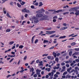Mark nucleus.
I'll return each mask as SVG.
<instances>
[{"instance_id": "43", "label": "nucleus", "mask_w": 79, "mask_h": 79, "mask_svg": "<svg viewBox=\"0 0 79 79\" xmlns=\"http://www.w3.org/2000/svg\"><path fill=\"white\" fill-rule=\"evenodd\" d=\"M39 62H40V61L39 60H36V63H39Z\"/></svg>"}, {"instance_id": "48", "label": "nucleus", "mask_w": 79, "mask_h": 79, "mask_svg": "<svg viewBox=\"0 0 79 79\" xmlns=\"http://www.w3.org/2000/svg\"><path fill=\"white\" fill-rule=\"evenodd\" d=\"M69 62L70 63H72V62H73V61H72L71 60H69Z\"/></svg>"}, {"instance_id": "33", "label": "nucleus", "mask_w": 79, "mask_h": 79, "mask_svg": "<svg viewBox=\"0 0 79 79\" xmlns=\"http://www.w3.org/2000/svg\"><path fill=\"white\" fill-rule=\"evenodd\" d=\"M54 47L55 46H52L49 48V50H52V49H53V48H54Z\"/></svg>"}, {"instance_id": "24", "label": "nucleus", "mask_w": 79, "mask_h": 79, "mask_svg": "<svg viewBox=\"0 0 79 79\" xmlns=\"http://www.w3.org/2000/svg\"><path fill=\"white\" fill-rule=\"evenodd\" d=\"M17 6L19 7V8H20V7H21V5H20V4H19V3H17Z\"/></svg>"}, {"instance_id": "25", "label": "nucleus", "mask_w": 79, "mask_h": 79, "mask_svg": "<svg viewBox=\"0 0 79 79\" xmlns=\"http://www.w3.org/2000/svg\"><path fill=\"white\" fill-rule=\"evenodd\" d=\"M38 41H39V40L36 39L35 41V44H36V43H37L38 42Z\"/></svg>"}, {"instance_id": "1", "label": "nucleus", "mask_w": 79, "mask_h": 79, "mask_svg": "<svg viewBox=\"0 0 79 79\" xmlns=\"http://www.w3.org/2000/svg\"><path fill=\"white\" fill-rule=\"evenodd\" d=\"M76 8H74V7L71 8L69 10V11L70 12L72 11V10H73V11H76V13H75V15L76 16H77V15H79V10H75Z\"/></svg>"}, {"instance_id": "12", "label": "nucleus", "mask_w": 79, "mask_h": 79, "mask_svg": "<svg viewBox=\"0 0 79 79\" xmlns=\"http://www.w3.org/2000/svg\"><path fill=\"white\" fill-rule=\"evenodd\" d=\"M62 10H60L55 11V13H59V12H61Z\"/></svg>"}, {"instance_id": "16", "label": "nucleus", "mask_w": 79, "mask_h": 79, "mask_svg": "<svg viewBox=\"0 0 79 79\" xmlns=\"http://www.w3.org/2000/svg\"><path fill=\"white\" fill-rule=\"evenodd\" d=\"M48 41L44 40L43 43L45 44V43H48Z\"/></svg>"}, {"instance_id": "20", "label": "nucleus", "mask_w": 79, "mask_h": 79, "mask_svg": "<svg viewBox=\"0 0 79 79\" xmlns=\"http://www.w3.org/2000/svg\"><path fill=\"white\" fill-rule=\"evenodd\" d=\"M76 45V43L75 42H73L71 44V46H74V45Z\"/></svg>"}, {"instance_id": "55", "label": "nucleus", "mask_w": 79, "mask_h": 79, "mask_svg": "<svg viewBox=\"0 0 79 79\" xmlns=\"http://www.w3.org/2000/svg\"><path fill=\"white\" fill-rule=\"evenodd\" d=\"M38 5H39L38 2H36L35 3V5H36V6H38Z\"/></svg>"}, {"instance_id": "21", "label": "nucleus", "mask_w": 79, "mask_h": 79, "mask_svg": "<svg viewBox=\"0 0 79 79\" xmlns=\"http://www.w3.org/2000/svg\"><path fill=\"white\" fill-rule=\"evenodd\" d=\"M26 8H24L23 9H22V12H25V13H26Z\"/></svg>"}, {"instance_id": "46", "label": "nucleus", "mask_w": 79, "mask_h": 79, "mask_svg": "<svg viewBox=\"0 0 79 79\" xmlns=\"http://www.w3.org/2000/svg\"><path fill=\"white\" fill-rule=\"evenodd\" d=\"M47 58L49 60H50V58H51V56H47Z\"/></svg>"}, {"instance_id": "50", "label": "nucleus", "mask_w": 79, "mask_h": 79, "mask_svg": "<svg viewBox=\"0 0 79 79\" xmlns=\"http://www.w3.org/2000/svg\"><path fill=\"white\" fill-rule=\"evenodd\" d=\"M54 76L56 77H58V75H57L56 74H55L54 75Z\"/></svg>"}, {"instance_id": "53", "label": "nucleus", "mask_w": 79, "mask_h": 79, "mask_svg": "<svg viewBox=\"0 0 79 79\" xmlns=\"http://www.w3.org/2000/svg\"><path fill=\"white\" fill-rule=\"evenodd\" d=\"M34 61H35V60H33L31 63V64H33V63H34Z\"/></svg>"}, {"instance_id": "36", "label": "nucleus", "mask_w": 79, "mask_h": 79, "mask_svg": "<svg viewBox=\"0 0 79 79\" xmlns=\"http://www.w3.org/2000/svg\"><path fill=\"white\" fill-rule=\"evenodd\" d=\"M2 3H3L4 2H6V1H8V0H2Z\"/></svg>"}, {"instance_id": "7", "label": "nucleus", "mask_w": 79, "mask_h": 79, "mask_svg": "<svg viewBox=\"0 0 79 79\" xmlns=\"http://www.w3.org/2000/svg\"><path fill=\"white\" fill-rule=\"evenodd\" d=\"M36 72L37 74H38V75H39V74H40V73L41 72V70L37 69L36 70Z\"/></svg>"}, {"instance_id": "10", "label": "nucleus", "mask_w": 79, "mask_h": 79, "mask_svg": "<svg viewBox=\"0 0 79 79\" xmlns=\"http://www.w3.org/2000/svg\"><path fill=\"white\" fill-rule=\"evenodd\" d=\"M66 36L65 35H64L63 36H61L59 38V39H65V38H66Z\"/></svg>"}, {"instance_id": "32", "label": "nucleus", "mask_w": 79, "mask_h": 79, "mask_svg": "<svg viewBox=\"0 0 79 79\" xmlns=\"http://www.w3.org/2000/svg\"><path fill=\"white\" fill-rule=\"evenodd\" d=\"M69 14V12H66L63 13V15H66V14Z\"/></svg>"}, {"instance_id": "4", "label": "nucleus", "mask_w": 79, "mask_h": 79, "mask_svg": "<svg viewBox=\"0 0 79 79\" xmlns=\"http://www.w3.org/2000/svg\"><path fill=\"white\" fill-rule=\"evenodd\" d=\"M32 19H34V22L35 23H39V20H38V19L35 17H32Z\"/></svg>"}, {"instance_id": "63", "label": "nucleus", "mask_w": 79, "mask_h": 79, "mask_svg": "<svg viewBox=\"0 0 79 79\" xmlns=\"http://www.w3.org/2000/svg\"><path fill=\"white\" fill-rule=\"evenodd\" d=\"M60 55V53H58L57 54H56V56H58L59 55Z\"/></svg>"}, {"instance_id": "3", "label": "nucleus", "mask_w": 79, "mask_h": 79, "mask_svg": "<svg viewBox=\"0 0 79 79\" xmlns=\"http://www.w3.org/2000/svg\"><path fill=\"white\" fill-rule=\"evenodd\" d=\"M46 32L47 33H46V34H53L54 33H55L56 32V31H46Z\"/></svg>"}, {"instance_id": "64", "label": "nucleus", "mask_w": 79, "mask_h": 79, "mask_svg": "<svg viewBox=\"0 0 79 79\" xmlns=\"http://www.w3.org/2000/svg\"><path fill=\"white\" fill-rule=\"evenodd\" d=\"M10 76H11V75H8L6 77L7 78H8L9 77H10Z\"/></svg>"}, {"instance_id": "39", "label": "nucleus", "mask_w": 79, "mask_h": 79, "mask_svg": "<svg viewBox=\"0 0 79 79\" xmlns=\"http://www.w3.org/2000/svg\"><path fill=\"white\" fill-rule=\"evenodd\" d=\"M79 52H75V55H78L79 54Z\"/></svg>"}, {"instance_id": "27", "label": "nucleus", "mask_w": 79, "mask_h": 79, "mask_svg": "<svg viewBox=\"0 0 79 79\" xmlns=\"http://www.w3.org/2000/svg\"><path fill=\"white\" fill-rule=\"evenodd\" d=\"M75 73H76V74H78L79 72H78V71L77 70H76L75 71Z\"/></svg>"}, {"instance_id": "14", "label": "nucleus", "mask_w": 79, "mask_h": 79, "mask_svg": "<svg viewBox=\"0 0 79 79\" xmlns=\"http://www.w3.org/2000/svg\"><path fill=\"white\" fill-rule=\"evenodd\" d=\"M55 36H56V34H55L50 36V38H52V37H54Z\"/></svg>"}, {"instance_id": "41", "label": "nucleus", "mask_w": 79, "mask_h": 79, "mask_svg": "<svg viewBox=\"0 0 79 79\" xmlns=\"http://www.w3.org/2000/svg\"><path fill=\"white\" fill-rule=\"evenodd\" d=\"M63 25L64 26H66L67 24L66 23H65L63 24Z\"/></svg>"}, {"instance_id": "54", "label": "nucleus", "mask_w": 79, "mask_h": 79, "mask_svg": "<svg viewBox=\"0 0 79 79\" xmlns=\"http://www.w3.org/2000/svg\"><path fill=\"white\" fill-rule=\"evenodd\" d=\"M70 15H74V12H72L70 13Z\"/></svg>"}, {"instance_id": "19", "label": "nucleus", "mask_w": 79, "mask_h": 79, "mask_svg": "<svg viewBox=\"0 0 79 79\" xmlns=\"http://www.w3.org/2000/svg\"><path fill=\"white\" fill-rule=\"evenodd\" d=\"M23 47L24 46L23 45H21L20 46H19V48H21V49L23 48Z\"/></svg>"}, {"instance_id": "5", "label": "nucleus", "mask_w": 79, "mask_h": 79, "mask_svg": "<svg viewBox=\"0 0 79 79\" xmlns=\"http://www.w3.org/2000/svg\"><path fill=\"white\" fill-rule=\"evenodd\" d=\"M45 10L43 8H42L41 9H40V10L38 11H37L36 12L40 13H42L43 12H45Z\"/></svg>"}, {"instance_id": "51", "label": "nucleus", "mask_w": 79, "mask_h": 79, "mask_svg": "<svg viewBox=\"0 0 79 79\" xmlns=\"http://www.w3.org/2000/svg\"><path fill=\"white\" fill-rule=\"evenodd\" d=\"M13 60H14V58L11 59V60L9 61V63H11V61H12Z\"/></svg>"}, {"instance_id": "57", "label": "nucleus", "mask_w": 79, "mask_h": 79, "mask_svg": "<svg viewBox=\"0 0 79 79\" xmlns=\"http://www.w3.org/2000/svg\"><path fill=\"white\" fill-rule=\"evenodd\" d=\"M15 46H13V47L12 48V49L13 50V49H15Z\"/></svg>"}, {"instance_id": "35", "label": "nucleus", "mask_w": 79, "mask_h": 79, "mask_svg": "<svg viewBox=\"0 0 79 79\" xmlns=\"http://www.w3.org/2000/svg\"><path fill=\"white\" fill-rule=\"evenodd\" d=\"M74 35V34L73 33V34H72L70 35H69V37H71V36H73V35Z\"/></svg>"}, {"instance_id": "37", "label": "nucleus", "mask_w": 79, "mask_h": 79, "mask_svg": "<svg viewBox=\"0 0 79 79\" xmlns=\"http://www.w3.org/2000/svg\"><path fill=\"white\" fill-rule=\"evenodd\" d=\"M67 53H64V54H63L62 55V56H66V55H67Z\"/></svg>"}, {"instance_id": "31", "label": "nucleus", "mask_w": 79, "mask_h": 79, "mask_svg": "<svg viewBox=\"0 0 79 79\" xmlns=\"http://www.w3.org/2000/svg\"><path fill=\"white\" fill-rule=\"evenodd\" d=\"M52 29V28H47L46 29L47 31H50Z\"/></svg>"}, {"instance_id": "62", "label": "nucleus", "mask_w": 79, "mask_h": 79, "mask_svg": "<svg viewBox=\"0 0 79 79\" xmlns=\"http://www.w3.org/2000/svg\"><path fill=\"white\" fill-rule=\"evenodd\" d=\"M34 37H35V36H34L32 38L31 40H34Z\"/></svg>"}, {"instance_id": "28", "label": "nucleus", "mask_w": 79, "mask_h": 79, "mask_svg": "<svg viewBox=\"0 0 79 79\" xmlns=\"http://www.w3.org/2000/svg\"><path fill=\"white\" fill-rule=\"evenodd\" d=\"M32 72V73L31 74V76H33V75H34V74H35V72Z\"/></svg>"}, {"instance_id": "15", "label": "nucleus", "mask_w": 79, "mask_h": 79, "mask_svg": "<svg viewBox=\"0 0 79 79\" xmlns=\"http://www.w3.org/2000/svg\"><path fill=\"white\" fill-rule=\"evenodd\" d=\"M20 4L21 5H24L25 3H26V2H24V1H22V2H20Z\"/></svg>"}, {"instance_id": "44", "label": "nucleus", "mask_w": 79, "mask_h": 79, "mask_svg": "<svg viewBox=\"0 0 79 79\" xmlns=\"http://www.w3.org/2000/svg\"><path fill=\"white\" fill-rule=\"evenodd\" d=\"M31 8H32V9H34V8H35V7L34 6H31Z\"/></svg>"}, {"instance_id": "61", "label": "nucleus", "mask_w": 79, "mask_h": 79, "mask_svg": "<svg viewBox=\"0 0 79 79\" xmlns=\"http://www.w3.org/2000/svg\"><path fill=\"white\" fill-rule=\"evenodd\" d=\"M49 76L48 75H47L45 77L46 78H48Z\"/></svg>"}, {"instance_id": "47", "label": "nucleus", "mask_w": 79, "mask_h": 79, "mask_svg": "<svg viewBox=\"0 0 79 79\" xmlns=\"http://www.w3.org/2000/svg\"><path fill=\"white\" fill-rule=\"evenodd\" d=\"M31 72H33L34 71V69L33 68H31Z\"/></svg>"}, {"instance_id": "34", "label": "nucleus", "mask_w": 79, "mask_h": 79, "mask_svg": "<svg viewBox=\"0 0 79 79\" xmlns=\"http://www.w3.org/2000/svg\"><path fill=\"white\" fill-rule=\"evenodd\" d=\"M53 19H57V16H55L53 18Z\"/></svg>"}, {"instance_id": "40", "label": "nucleus", "mask_w": 79, "mask_h": 79, "mask_svg": "<svg viewBox=\"0 0 79 79\" xmlns=\"http://www.w3.org/2000/svg\"><path fill=\"white\" fill-rule=\"evenodd\" d=\"M65 65V63H61V66H64Z\"/></svg>"}, {"instance_id": "22", "label": "nucleus", "mask_w": 79, "mask_h": 79, "mask_svg": "<svg viewBox=\"0 0 79 79\" xmlns=\"http://www.w3.org/2000/svg\"><path fill=\"white\" fill-rule=\"evenodd\" d=\"M10 31H11V30H10V29H7L6 31V32H10Z\"/></svg>"}, {"instance_id": "56", "label": "nucleus", "mask_w": 79, "mask_h": 79, "mask_svg": "<svg viewBox=\"0 0 79 79\" xmlns=\"http://www.w3.org/2000/svg\"><path fill=\"white\" fill-rule=\"evenodd\" d=\"M66 66L67 68H69V64H66Z\"/></svg>"}, {"instance_id": "11", "label": "nucleus", "mask_w": 79, "mask_h": 79, "mask_svg": "<svg viewBox=\"0 0 79 79\" xmlns=\"http://www.w3.org/2000/svg\"><path fill=\"white\" fill-rule=\"evenodd\" d=\"M73 54V52L72 51H71L69 52V56H71V55H72V54Z\"/></svg>"}, {"instance_id": "26", "label": "nucleus", "mask_w": 79, "mask_h": 79, "mask_svg": "<svg viewBox=\"0 0 79 79\" xmlns=\"http://www.w3.org/2000/svg\"><path fill=\"white\" fill-rule=\"evenodd\" d=\"M14 44V41L10 42L9 43V44L10 45H12V44Z\"/></svg>"}, {"instance_id": "45", "label": "nucleus", "mask_w": 79, "mask_h": 79, "mask_svg": "<svg viewBox=\"0 0 79 79\" xmlns=\"http://www.w3.org/2000/svg\"><path fill=\"white\" fill-rule=\"evenodd\" d=\"M27 59V56H25L24 58V60H26V59Z\"/></svg>"}, {"instance_id": "52", "label": "nucleus", "mask_w": 79, "mask_h": 79, "mask_svg": "<svg viewBox=\"0 0 79 79\" xmlns=\"http://www.w3.org/2000/svg\"><path fill=\"white\" fill-rule=\"evenodd\" d=\"M56 19H53V22L54 23H55V22H56Z\"/></svg>"}, {"instance_id": "2", "label": "nucleus", "mask_w": 79, "mask_h": 79, "mask_svg": "<svg viewBox=\"0 0 79 79\" xmlns=\"http://www.w3.org/2000/svg\"><path fill=\"white\" fill-rule=\"evenodd\" d=\"M43 17L42 18H41L40 19V21H44V20H47V18H48V16L46 15H44V16H43Z\"/></svg>"}, {"instance_id": "18", "label": "nucleus", "mask_w": 79, "mask_h": 79, "mask_svg": "<svg viewBox=\"0 0 79 79\" xmlns=\"http://www.w3.org/2000/svg\"><path fill=\"white\" fill-rule=\"evenodd\" d=\"M40 5L39 6H42V5H43V4H42V2H40L39 3Z\"/></svg>"}, {"instance_id": "49", "label": "nucleus", "mask_w": 79, "mask_h": 79, "mask_svg": "<svg viewBox=\"0 0 79 79\" xmlns=\"http://www.w3.org/2000/svg\"><path fill=\"white\" fill-rule=\"evenodd\" d=\"M75 8L76 10H77V9H79V6L77 7H74Z\"/></svg>"}, {"instance_id": "13", "label": "nucleus", "mask_w": 79, "mask_h": 79, "mask_svg": "<svg viewBox=\"0 0 79 79\" xmlns=\"http://www.w3.org/2000/svg\"><path fill=\"white\" fill-rule=\"evenodd\" d=\"M53 55L54 58H56V53H55V52H53Z\"/></svg>"}, {"instance_id": "60", "label": "nucleus", "mask_w": 79, "mask_h": 79, "mask_svg": "<svg viewBox=\"0 0 79 79\" xmlns=\"http://www.w3.org/2000/svg\"><path fill=\"white\" fill-rule=\"evenodd\" d=\"M13 4H14V3L13 2H12L10 3V5H13Z\"/></svg>"}, {"instance_id": "17", "label": "nucleus", "mask_w": 79, "mask_h": 79, "mask_svg": "<svg viewBox=\"0 0 79 79\" xmlns=\"http://www.w3.org/2000/svg\"><path fill=\"white\" fill-rule=\"evenodd\" d=\"M16 56L15 55H14V56H11L10 55H8V57H11V58H12V57H15Z\"/></svg>"}, {"instance_id": "9", "label": "nucleus", "mask_w": 79, "mask_h": 79, "mask_svg": "<svg viewBox=\"0 0 79 79\" xmlns=\"http://www.w3.org/2000/svg\"><path fill=\"white\" fill-rule=\"evenodd\" d=\"M43 33H44V32L41 31L40 32V33H39V35H41V36H42L43 35H46L45 34H43Z\"/></svg>"}, {"instance_id": "30", "label": "nucleus", "mask_w": 79, "mask_h": 79, "mask_svg": "<svg viewBox=\"0 0 79 79\" xmlns=\"http://www.w3.org/2000/svg\"><path fill=\"white\" fill-rule=\"evenodd\" d=\"M48 55V54H43L42 55V56H47Z\"/></svg>"}, {"instance_id": "6", "label": "nucleus", "mask_w": 79, "mask_h": 79, "mask_svg": "<svg viewBox=\"0 0 79 79\" xmlns=\"http://www.w3.org/2000/svg\"><path fill=\"white\" fill-rule=\"evenodd\" d=\"M36 16L38 18H42L43 16V15L41 14H37L36 15Z\"/></svg>"}, {"instance_id": "59", "label": "nucleus", "mask_w": 79, "mask_h": 79, "mask_svg": "<svg viewBox=\"0 0 79 79\" xmlns=\"http://www.w3.org/2000/svg\"><path fill=\"white\" fill-rule=\"evenodd\" d=\"M75 61H76V62H79V60L78 59H76Z\"/></svg>"}, {"instance_id": "23", "label": "nucleus", "mask_w": 79, "mask_h": 79, "mask_svg": "<svg viewBox=\"0 0 79 79\" xmlns=\"http://www.w3.org/2000/svg\"><path fill=\"white\" fill-rule=\"evenodd\" d=\"M55 60L57 62V63H58V61H59L58 58L56 57L55 58Z\"/></svg>"}, {"instance_id": "38", "label": "nucleus", "mask_w": 79, "mask_h": 79, "mask_svg": "<svg viewBox=\"0 0 79 79\" xmlns=\"http://www.w3.org/2000/svg\"><path fill=\"white\" fill-rule=\"evenodd\" d=\"M67 73V72H64V73H63V75H66V74Z\"/></svg>"}, {"instance_id": "29", "label": "nucleus", "mask_w": 79, "mask_h": 79, "mask_svg": "<svg viewBox=\"0 0 79 79\" xmlns=\"http://www.w3.org/2000/svg\"><path fill=\"white\" fill-rule=\"evenodd\" d=\"M29 12H30V11H29V10H26L25 13H29Z\"/></svg>"}, {"instance_id": "8", "label": "nucleus", "mask_w": 79, "mask_h": 79, "mask_svg": "<svg viewBox=\"0 0 79 79\" xmlns=\"http://www.w3.org/2000/svg\"><path fill=\"white\" fill-rule=\"evenodd\" d=\"M68 29V27H62V28H60V31H62V30H65V29Z\"/></svg>"}, {"instance_id": "42", "label": "nucleus", "mask_w": 79, "mask_h": 79, "mask_svg": "<svg viewBox=\"0 0 79 79\" xmlns=\"http://www.w3.org/2000/svg\"><path fill=\"white\" fill-rule=\"evenodd\" d=\"M37 74H35L34 75H33V77H37Z\"/></svg>"}, {"instance_id": "58", "label": "nucleus", "mask_w": 79, "mask_h": 79, "mask_svg": "<svg viewBox=\"0 0 79 79\" xmlns=\"http://www.w3.org/2000/svg\"><path fill=\"white\" fill-rule=\"evenodd\" d=\"M24 70H21L20 72V73H23V72H24Z\"/></svg>"}]
</instances>
